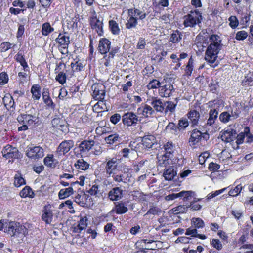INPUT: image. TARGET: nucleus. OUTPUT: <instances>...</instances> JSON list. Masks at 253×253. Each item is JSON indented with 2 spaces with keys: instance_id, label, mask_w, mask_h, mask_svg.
I'll return each mask as SVG.
<instances>
[{
  "instance_id": "nucleus-1",
  "label": "nucleus",
  "mask_w": 253,
  "mask_h": 253,
  "mask_svg": "<svg viewBox=\"0 0 253 253\" xmlns=\"http://www.w3.org/2000/svg\"><path fill=\"white\" fill-rule=\"evenodd\" d=\"M209 43L205 52V59L211 66H216L218 54L222 47L221 40L217 35H212L209 37Z\"/></svg>"
},
{
  "instance_id": "nucleus-2",
  "label": "nucleus",
  "mask_w": 253,
  "mask_h": 253,
  "mask_svg": "<svg viewBox=\"0 0 253 253\" xmlns=\"http://www.w3.org/2000/svg\"><path fill=\"white\" fill-rule=\"evenodd\" d=\"M0 231H3L11 236L20 237L27 234V229L25 226L7 219L0 221Z\"/></svg>"
},
{
  "instance_id": "nucleus-3",
  "label": "nucleus",
  "mask_w": 253,
  "mask_h": 253,
  "mask_svg": "<svg viewBox=\"0 0 253 253\" xmlns=\"http://www.w3.org/2000/svg\"><path fill=\"white\" fill-rule=\"evenodd\" d=\"M209 106L211 108L209 112V118L207 121L206 126H211L217 120L218 110L220 107L223 106L222 101L220 100H214L209 102Z\"/></svg>"
},
{
  "instance_id": "nucleus-4",
  "label": "nucleus",
  "mask_w": 253,
  "mask_h": 253,
  "mask_svg": "<svg viewBox=\"0 0 253 253\" xmlns=\"http://www.w3.org/2000/svg\"><path fill=\"white\" fill-rule=\"evenodd\" d=\"M183 24L186 27H194L201 23L202 16L201 13L197 10L191 11L183 17Z\"/></svg>"
},
{
  "instance_id": "nucleus-5",
  "label": "nucleus",
  "mask_w": 253,
  "mask_h": 253,
  "mask_svg": "<svg viewBox=\"0 0 253 253\" xmlns=\"http://www.w3.org/2000/svg\"><path fill=\"white\" fill-rule=\"evenodd\" d=\"M26 155L31 159L37 160L44 156V150L40 146L31 145L27 148Z\"/></svg>"
},
{
  "instance_id": "nucleus-6",
  "label": "nucleus",
  "mask_w": 253,
  "mask_h": 253,
  "mask_svg": "<svg viewBox=\"0 0 253 253\" xmlns=\"http://www.w3.org/2000/svg\"><path fill=\"white\" fill-rule=\"evenodd\" d=\"M139 119L138 116L132 112L125 113L122 116V122L125 125L127 126H135Z\"/></svg>"
},
{
  "instance_id": "nucleus-7",
  "label": "nucleus",
  "mask_w": 253,
  "mask_h": 253,
  "mask_svg": "<svg viewBox=\"0 0 253 253\" xmlns=\"http://www.w3.org/2000/svg\"><path fill=\"white\" fill-rule=\"evenodd\" d=\"M130 174L128 172V169H124L121 173H117L112 175L113 180L116 182H123L127 183L130 182Z\"/></svg>"
},
{
  "instance_id": "nucleus-8",
  "label": "nucleus",
  "mask_w": 253,
  "mask_h": 253,
  "mask_svg": "<svg viewBox=\"0 0 253 253\" xmlns=\"http://www.w3.org/2000/svg\"><path fill=\"white\" fill-rule=\"evenodd\" d=\"M118 163L116 158H112L106 162L105 169L106 174L108 175L107 177H112V175L116 174L115 171L118 167Z\"/></svg>"
},
{
  "instance_id": "nucleus-9",
  "label": "nucleus",
  "mask_w": 253,
  "mask_h": 253,
  "mask_svg": "<svg viewBox=\"0 0 253 253\" xmlns=\"http://www.w3.org/2000/svg\"><path fill=\"white\" fill-rule=\"evenodd\" d=\"M92 96L96 100H103L105 96V86L101 84H93L92 86Z\"/></svg>"
},
{
  "instance_id": "nucleus-10",
  "label": "nucleus",
  "mask_w": 253,
  "mask_h": 253,
  "mask_svg": "<svg viewBox=\"0 0 253 253\" xmlns=\"http://www.w3.org/2000/svg\"><path fill=\"white\" fill-rule=\"evenodd\" d=\"M2 154L6 159L16 158L18 157V151L15 147L7 145L2 150Z\"/></svg>"
},
{
  "instance_id": "nucleus-11",
  "label": "nucleus",
  "mask_w": 253,
  "mask_h": 253,
  "mask_svg": "<svg viewBox=\"0 0 253 253\" xmlns=\"http://www.w3.org/2000/svg\"><path fill=\"white\" fill-rule=\"evenodd\" d=\"M154 113L155 111L153 108L147 104H142L137 110V114L141 116L142 117H150Z\"/></svg>"
},
{
  "instance_id": "nucleus-12",
  "label": "nucleus",
  "mask_w": 253,
  "mask_h": 253,
  "mask_svg": "<svg viewBox=\"0 0 253 253\" xmlns=\"http://www.w3.org/2000/svg\"><path fill=\"white\" fill-rule=\"evenodd\" d=\"M208 137V134L206 133H202L198 130L194 129L191 132L189 142H192L193 144H195L199 142L202 138L207 139Z\"/></svg>"
},
{
  "instance_id": "nucleus-13",
  "label": "nucleus",
  "mask_w": 253,
  "mask_h": 253,
  "mask_svg": "<svg viewBox=\"0 0 253 253\" xmlns=\"http://www.w3.org/2000/svg\"><path fill=\"white\" fill-rule=\"evenodd\" d=\"M147 102L153 107L157 112H163L165 110L166 104L160 99L156 97H153Z\"/></svg>"
},
{
  "instance_id": "nucleus-14",
  "label": "nucleus",
  "mask_w": 253,
  "mask_h": 253,
  "mask_svg": "<svg viewBox=\"0 0 253 253\" xmlns=\"http://www.w3.org/2000/svg\"><path fill=\"white\" fill-rule=\"evenodd\" d=\"M51 123L54 128L62 132L65 133L68 131L66 123L63 119L55 118L52 120Z\"/></svg>"
},
{
  "instance_id": "nucleus-15",
  "label": "nucleus",
  "mask_w": 253,
  "mask_h": 253,
  "mask_svg": "<svg viewBox=\"0 0 253 253\" xmlns=\"http://www.w3.org/2000/svg\"><path fill=\"white\" fill-rule=\"evenodd\" d=\"M111 48V42L106 38H101L99 42L98 50L102 54H107Z\"/></svg>"
},
{
  "instance_id": "nucleus-16",
  "label": "nucleus",
  "mask_w": 253,
  "mask_h": 253,
  "mask_svg": "<svg viewBox=\"0 0 253 253\" xmlns=\"http://www.w3.org/2000/svg\"><path fill=\"white\" fill-rule=\"evenodd\" d=\"M236 137V131L231 128H227L222 134L221 138L225 142L233 141Z\"/></svg>"
},
{
  "instance_id": "nucleus-17",
  "label": "nucleus",
  "mask_w": 253,
  "mask_h": 253,
  "mask_svg": "<svg viewBox=\"0 0 253 253\" xmlns=\"http://www.w3.org/2000/svg\"><path fill=\"white\" fill-rule=\"evenodd\" d=\"M174 90L173 86L171 84H167L160 87L159 90L160 95L163 97H168Z\"/></svg>"
},
{
  "instance_id": "nucleus-18",
  "label": "nucleus",
  "mask_w": 253,
  "mask_h": 253,
  "mask_svg": "<svg viewBox=\"0 0 253 253\" xmlns=\"http://www.w3.org/2000/svg\"><path fill=\"white\" fill-rule=\"evenodd\" d=\"M123 196V190L120 187H115L108 193V198L111 201H117Z\"/></svg>"
},
{
  "instance_id": "nucleus-19",
  "label": "nucleus",
  "mask_w": 253,
  "mask_h": 253,
  "mask_svg": "<svg viewBox=\"0 0 253 253\" xmlns=\"http://www.w3.org/2000/svg\"><path fill=\"white\" fill-rule=\"evenodd\" d=\"M74 143L73 140H65L62 142L58 147V151L63 154L68 152L74 146Z\"/></svg>"
},
{
  "instance_id": "nucleus-20",
  "label": "nucleus",
  "mask_w": 253,
  "mask_h": 253,
  "mask_svg": "<svg viewBox=\"0 0 253 253\" xmlns=\"http://www.w3.org/2000/svg\"><path fill=\"white\" fill-rule=\"evenodd\" d=\"M17 120L19 122H21L23 124L31 125L37 120V117L30 114H22L18 116Z\"/></svg>"
},
{
  "instance_id": "nucleus-21",
  "label": "nucleus",
  "mask_w": 253,
  "mask_h": 253,
  "mask_svg": "<svg viewBox=\"0 0 253 253\" xmlns=\"http://www.w3.org/2000/svg\"><path fill=\"white\" fill-rule=\"evenodd\" d=\"M95 142L93 140H84L82 141L79 146V149L81 154H84L88 152L93 146H94Z\"/></svg>"
},
{
  "instance_id": "nucleus-22",
  "label": "nucleus",
  "mask_w": 253,
  "mask_h": 253,
  "mask_svg": "<svg viewBox=\"0 0 253 253\" xmlns=\"http://www.w3.org/2000/svg\"><path fill=\"white\" fill-rule=\"evenodd\" d=\"M92 28L98 34L101 36L103 34V22L102 20L97 19L96 17L93 18L91 21Z\"/></svg>"
},
{
  "instance_id": "nucleus-23",
  "label": "nucleus",
  "mask_w": 253,
  "mask_h": 253,
  "mask_svg": "<svg viewBox=\"0 0 253 253\" xmlns=\"http://www.w3.org/2000/svg\"><path fill=\"white\" fill-rule=\"evenodd\" d=\"M89 198V196L88 194L84 192L81 191L75 196L74 201L80 206L83 207L86 204Z\"/></svg>"
},
{
  "instance_id": "nucleus-24",
  "label": "nucleus",
  "mask_w": 253,
  "mask_h": 253,
  "mask_svg": "<svg viewBox=\"0 0 253 253\" xmlns=\"http://www.w3.org/2000/svg\"><path fill=\"white\" fill-rule=\"evenodd\" d=\"M172 157H168L167 155H163L157 157L158 166L160 167H169Z\"/></svg>"
},
{
  "instance_id": "nucleus-25",
  "label": "nucleus",
  "mask_w": 253,
  "mask_h": 253,
  "mask_svg": "<svg viewBox=\"0 0 253 253\" xmlns=\"http://www.w3.org/2000/svg\"><path fill=\"white\" fill-rule=\"evenodd\" d=\"M104 140L106 143L110 145L118 144L121 142L122 138L118 134L115 133L105 137Z\"/></svg>"
},
{
  "instance_id": "nucleus-26",
  "label": "nucleus",
  "mask_w": 253,
  "mask_h": 253,
  "mask_svg": "<svg viewBox=\"0 0 253 253\" xmlns=\"http://www.w3.org/2000/svg\"><path fill=\"white\" fill-rule=\"evenodd\" d=\"M142 142L144 147L151 148L156 143L157 141L154 136L149 135L143 137Z\"/></svg>"
},
{
  "instance_id": "nucleus-27",
  "label": "nucleus",
  "mask_w": 253,
  "mask_h": 253,
  "mask_svg": "<svg viewBox=\"0 0 253 253\" xmlns=\"http://www.w3.org/2000/svg\"><path fill=\"white\" fill-rule=\"evenodd\" d=\"M187 116L193 126L198 125L200 118V114L198 111L195 110H191L188 113Z\"/></svg>"
},
{
  "instance_id": "nucleus-28",
  "label": "nucleus",
  "mask_w": 253,
  "mask_h": 253,
  "mask_svg": "<svg viewBox=\"0 0 253 253\" xmlns=\"http://www.w3.org/2000/svg\"><path fill=\"white\" fill-rule=\"evenodd\" d=\"M237 117V115L236 114L234 115L232 111L231 112V113L225 111L220 114L219 119L221 122L223 123H227Z\"/></svg>"
},
{
  "instance_id": "nucleus-29",
  "label": "nucleus",
  "mask_w": 253,
  "mask_h": 253,
  "mask_svg": "<svg viewBox=\"0 0 253 253\" xmlns=\"http://www.w3.org/2000/svg\"><path fill=\"white\" fill-rule=\"evenodd\" d=\"M176 171L173 169V166H169L165 170L163 173V176L166 180H172L176 175Z\"/></svg>"
},
{
  "instance_id": "nucleus-30",
  "label": "nucleus",
  "mask_w": 253,
  "mask_h": 253,
  "mask_svg": "<svg viewBox=\"0 0 253 253\" xmlns=\"http://www.w3.org/2000/svg\"><path fill=\"white\" fill-rule=\"evenodd\" d=\"M56 41L59 46H68L70 43L69 37L64 34H59Z\"/></svg>"
},
{
  "instance_id": "nucleus-31",
  "label": "nucleus",
  "mask_w": 253,
  "mask_h": 253,
  "mask_svg": "<svg viewBox=\"0 0 253 253\" xmlns=\"http://www.w3.org/2000/svg\"><path fill=\"white\" fill-rule=\"evenodd\" d=\"M42 219L46 222V224H50L52 221L53 214L52 211L49 209H45L43 211V213L42 216Z\"/></svg>"
},
{
  "instance_id": "nucleus-32",
  "label": "nucleus",
  "mask_w": 253,
  "mask_h": 253,
  "mask_svg": "<svg viewBox=\"0 0 253 253\" xmlns=\"http://www.w3.org/2000/svg\"><path fill=\"white\" fill-rule=\"evenodd\" d=\"M194 59L191 57L188 61V63L184 69V75L186 77H190L191 76L192 72L194 69Z\"/></svg>"
},
{
  "instance_id": "nucleus-33",
  "label": "nucleus",
  "mask_w": 253,
  "mask_h": 253,
  "mask_svg": "<svg viewBox=\"0 0 253 253\" xmlns=\"http://www.w3.org/2000/svg\"><path fill=\"white\" fill-rule=\"evenodd\" d=\"M128 13H131L134 17H136L139 20H142L146 17V14L144 11L140 10L137 8H134V9L128 10Z\"/></svg>"
},
{
  "instance_id": "nucleus-34",
  "label": "nucleus",
  "mask_w": 253,
  "mask_h": 253,
  "mask_svg": "<svg viewBox=\"0 0 253 253\" xmlns=\"http://www.w3.org/2000/svg\"><path fill=\"white\" fill-rule=\"evenodd\" d=\"M31 93L32 94V98L34 100H39L41 94V88L38 84H34L31 88Z\"/></svg>"
},
{
  "instance_id": "nucleus-35",
  "label": "nucleus",
  "mask_w": 253,
  "mask_h": 253,
  "mask_svg": "<svg viewBox=\"0 0 253 253\" xmlns=\"http://www.w3.org/2000/svg\"><path fill=\"white\" fill-rule=\"evenodd\" d=\"M75 167L79 170H85L89 167V164L83 159L78 160L74 165Z\"/></svg>"
},
{
  "instance_id": "nucleus-36",
  "label": "nucleus",
  "mask_w": 253,
  "mask_h": 253,
  "mask_svg": "<svg viewBox=\"0 0 253 253\" xmlns=\"http://www.w3.org/2000/svg\"><path fill=\"white\" fill-rule=\"evenodd\" d=\"M138 24L137 18L133 15H129V18L126 23V27L127 29H131L136 27Z\"/></svg>"
},
{
  "instance_id": "nucleus-37",
  "label": "nucleus",
  "mask_w": 253,
  "mask_h": 253,
  "mask_svg": "<svg viewBox=\"0 0 253 253\" xmlns=\"http://www.w3.org/2000/svg\"><path fill=\"white\" fill-rule=\"evenodd\" d=\"M57 161L54 159L53 155L48 154L44 159V164L48 167L54 168L55 167Z\"/></svg>"
},
{
  "instance_id": "nucleus-38",
  "label": "nucleus",
  "mask_w": 253,
  "mask_h": 253,
  "mask_svg": "<svg viewBox=\"0 0 253 253\" xmlns=\"http://www.w3.org/2000/svg\"><path fill=\"white\" fill-rule=\"evenodd\" d=\"M115 210L117 214H122L128 211V209L124 203L118 202L116 204Z\"/></svg>"
},
{
  "instance_id": "nucleus-39",
  "label": "nucleus",
  "mask_w": 253,
  "mask_h": 253,
  "mask_svg": "<svg viewBox=\"0 0 253 253\" xmlns=\"http://www.w3.org/2000/svg\"><path fill=\"white\" fill-rule=\"evenodd\" d=\"M183 37V34L178 30L175 31L170 36L169 41L173 43L180 42Z\"/></svg>"
},
{
  "instance_id": "nucleus-40",
  "label": "nucleus",
  "mask_w": 253,
  "mask_h": 253,
  "mask_svg": "<svg viewBox=\"0 0 253 253\" xmlns=\"http://www.w3.org/2000/svg\"><path fill=\"white\" fill-rule=\"evenodd\" d=\"M109 26L110 31L114 35H119L120 33V29L119 27L118 24L114 20H111L109 21Z\"/></svg>"
},
{
  "instance_id": "nucleus-41",
  "label": "nucleus",
  "mask_w": 253,
  "mask_h": 253,
  "mask_svg": "<svg viewBox=\"0 0 253 253\" xmlns=\"http://www.w3.org/2000/svg\"><path fill=\"white\" fill-rule=\"evenodd\" d=\"M73 193L72 187H69L67 188L62 189L60 190L58 196L60 199H64L69 197Z\"/></svg>"
},
{
  "instance_id": "nucleus-42",
  "label": "nucleus",
  "mask_w": 253,
  "mask_h": 253,
  "mask_svg": "<svg viewBox=\"0 0 253 253\" xmlns=\"http://www.w3.org/2000/svg\"><path fill=\"white\" fill-rule=\"evenodd\" d=\"M166 130L168 132L175 135H178L180 131L178 127L173 123H169L166 127Z\"/></svg>"
},
{
  "instance_id": "nucleus-43",
  "label": "nucleus",
  "mask_w": 253,
  "mask_h": 253,
  "mask_svg": "<svg viewBox=\"0 0 253 253\" xmlns=\"http://www.w3.org/2000/svg\"><path fill=\"white\" fill-rule=\"evenodd\" d=\"M164 149L165 151L164 155H167L168 157L173 156L174 147L172 142H168L164 145Z\"/></svg>"
},
{
  "instance_id": "nucleus-44",
  "label": "nucleus",
  "mask_w": 253,
  "mask_h": 253,
  "mask_svg": "<svg viewBox=\"0 0 253 253\" xmlns=\"http://www.w3.org/2000/svg\"><path fill=\"white\" fill-rule=\"evenodd\" d=\"M34 192L32 189L29 186H25L20 192V195L21 197H33Z\"/></svg>"
},
{
  "instance_id": "nucleus-45",
  "label": "nucleus",
  "mask_w": 253,
  "mask_h": 253,
  "mask_svg": "<svg viewBox=\"0 0 253 253\" xmlns=\"http://www.w3.org/2000/svg\"><path fill=\"white\" fill-rule=\"evenodd\" d=\"M54 31V28L48 22L44 23L42 25V34L43 36H47Z\"/></svg>"
},
{
  "instance_id": "nucleus-46",
  "label": "nucleus",
  "mask_w": 253,
  "mask_h": 253,
  "mask_svg": "<svg viewBox=\"0 0 253 253\" xmlns=\"http://www.w3.org/2000/svg\"><path fill=\"white\" fill-rule=\"evenodd\" d=\"M191 224L196 229L202 228L205 225L204 221L200 218L193 217L191 219Z\"/></svg>"
},
{
  "instance_id": "nucleus-47",
  "label": "nucleus",
  "mask_w": 253,
  "mask_h": 253,
  "mask_svg": "<svg viewBox=\"0 0 253 253\" xmlns=\"http://www.w3.org/2000/svg\"><path fill=\"white\" fill-rule=\"evenodd\" d=\"M99 186L94 184L87 191V192L91 196L99 197L101 195L102 192L99 189Z\"/></svg>"
},
{
  "instance_id": "nucleus-48",
  "label": "nucleus",
  "mask_w": 253,
  "mask_h": 253,
  "mask_svg": "<svg viewBox=\"0 0 253 253\" xmlns=\"http://www.w3.org/2000/svg\"><path fill=\"white\" fill-rule=\"evenodd\" d=\"M242 83L245 86H253V74L252 73L247 74Z\"/></svg>"
},
{
  "instance_id": "nucleus-49",
  "label": "nucleus",
  "mask_w": 253,
  "mask_h": 253,
  "mask_svg": "<svg viewBox=\"0 0 253 253\" xmlns=\"http://www.w3.org/2000/svg\"><path fill=\"white\" fill-rule=\"evenodd\" d=\"M194 192L191 191H182L179 193H176L177 198L183 197L184 201L188 200L194 194Z\"/></svg>"
},
{
  "instance_id": "nucleus-50",
  "label": "nucleus",
  "mask_w": 253,
  "mask_h": 253,
  "mask_svg": "<svg viewBox=\"0 0 253 253\" xmlns=\"http://www.w3.org/2000/svg\"><path fill=\"white\" fill-rule=\"evenodd\" d=\"M71 66L74 72H79L84 70V65L82 62L79 60L75 63H71Z\"/></svg>"
},
{
  "instance_id": "nucleus-51",
  "label": "nucleus",
  "mask_w": 253,
  "mask_h": 253,
  "mask_svg": "<svg viewBox=\"0 0 253 253\" xmlns=\"http://www.w3.org/2000/svg\"><path fill=\"white\" fill-rule=\"evenodd\" d=\"M164 103L166 104L165 110L164 111L165 113H167L169 111L172 113L175 111L176 104L172 101H167L164 102Z\"/></svg>"
},
{
  "instance_id": "nucleus-52",
  "label": "nucleus",
  "mask_w": 253,
  "mask_h": 253,
  "mask_svg": "<svg viewBox=\"0 0 253 253\" xmlns=\"http://www.w3.org/2000/svg\"><path fill=\"white\" fill-rule=\"evenodd\" d=\"M25 184V181L24 179L21 177L19 174H17L14 176V185L15 187H19L22 185Z\"/></svg>"
},
{
  "instance_id": "nucleus-53",
  "label": "nucleus",
  "mask_w": 253,
  "mask_h": 253,
  "mask_svg": "<svg viewBox=\"0 0 253 253\" xmlns=\"http://www.w3.org/2000/svg\"><path fill=\"white\" fill-rule=\"evenodd\" d=\"M15 59L17 62H19L20 63V65L23 67L24 70H25L26 68L28 67L27 62H26L23 55H22L21 54H17L15 56Z\"/></svg>"
},
{
  "instance_id": "nucleus-54",
  "label": "nucleus",
  "mask_w": 253,
  "mask_h": 253,
  "mask_svg": "<svg viewBox=\"0 0 253 253\" xmlns=\"http://www.w3.org/2000/svg\"><path fill=\"white\" fill-rule=\"evenodd\" d=\"M189 207L185 206L184 205H180L174 208L173 212L175 214H178L180 213H183L186 212L187 211Z\"/></svg>"
},
{
  "instance_id": "nucleus-55",
  "label": "nucleus",
  "mask_w": 253,
  "mask_h": 253,
  "mask_svg": "<svg viewBox=\"0 0 253 253\" xmlns=\"http://www.w3.org/2000/svg\"><path fill=\"white\" fill-rule=\"evenodd\" d=\"M43 102L46 104L47 108H50L54 110L55 107V104L53 102L51 97L49 96L46 97L44 99H42Z\"/></svg>"
},
{
  "instance_id": "nucleus-56",
  "label": "nucleus",
  "mask_w": 253,
  "mask_h": 253,
  "mask_svg": "<svg viewBox=\"0 0 253 253\" xmlns=\"http://www.w3.org/2000/svg\"><path fill=\"white\" fill-rule=\"evenodd\" d=\"M55 79L61 84H63L66 81V75L63 72H60L56 77Z\"/></svg>"
},
{
  "instance_id": "nucleus-57",
  "label": "nucleus",
  "mask_w": 253,
  "mask_h": 253,
  "mask_svg": "<svg viewBox=\"0 0 253 253\" xmlns=\"http://www.w3.org/2000/svg\"><path fill=\"white\" fill-rule=\"evenodd\" d=\"M161 83L157 80L154 79L150 82L147 85V87L149 89L160 88Z\"/></svg>"
},
{
  "instance_id": "nucleus-58",
  "label": "nucleus",
  "mask_w": 253,
  "mask_h": 253,
  "mask_svg": "<svg viewBox=\"0 0 253 253\" xmlns=\"http://www.w3.org/2000/svg\"><path fill=\"white\" fill-rule=\"evenodd\" d=\"M189 125L188 121L186 119L182 118L178 121V127L179 130H183Z\"/></svg>"
},
{
  "instance_id": "nucleus-59",
  "label": "nucleus",
  "mask_w": 253,
  "mask_h": 253,
  "mask_svg": "<svg viewBox=\"0 0 253 253\" xmlns=\"http://www.w3.org/2000/svg\"><path fill=\"white\" fill-rule=\"evenodd\" d=\"M242 189V186L241 185L239 184L236 187L229 192V195L230 196H237L241 191Z\"/></svg>"
},
{
  "instance_id": "nucleus-60",
  "label": "nucleus",
  "mask_w": 253,
  "mask_h": 253,
  "mask_svg": "<svg viewBox=\"0 0 253 253\" xmlns=\"http://www.w3.org/2000/svg\"><path fill=\"white\" fill-rule=\"evenodd\" d=\"M229 21V25L232 28H236L238 24V20L235 16H231L228 19Z\"/></svg>"
},
{
  "instance_id": "nucleus-61",
  "label": "nucleus",
  "mask_w": 253,
  "mask_h": 253,
  "mask_svg": "<svg viewBox=\"0 0 253 253\" xmlns=\"http://www.w3.org/2000/svg\"><path fill=\"white\" fill-rule=\"evenodd\" d=\"M87 221L88 219L86 216L80 218L78 224L81 229H84V230L86 229L87 225Z\"/></svg>"
},
{
  "instance_id": "nucleus-62",
  "label": "nucleus",
  "mask_w": 253,
  "mask_h": 253,
  "mask_svg": "<svg viewBox=\"0 0 253 253\" xmlns=\"http://www.w3.org/2000/svg\"><path fill=\"white\" fill-rule=\"evenodd\" d=\"M12 44L8 42H4L0 45V51L1 52H5L12 47Z\"/></svg>"
},
{
  "instance_id": "nucleus-63",
  "label": "nucleus",
  "mask_w": 253,
  "mask_h": 253,
  "mask_svg": "<svg viewBox=\"0 0 253 253\" xmlns=\"http://www.w3.org/2000/svg\"><path fill=\"white\" fill-rule=\"evenodd\" d=\"M119 48L118 47H112L110 51L108 52V54H107L104 56V58H106L108 56V58L113 59L115 55L119 51Z\"/></svg>"
},
{
  "instance_id": "nucleus-64",
  "label": "nucleus",
  "mask_w": 253,
  "mask_h": 253,
  "mask_svg": "<svg viewBox=\"0 0 253 253\" xmlns=\"http://www.w3.org/2000/svg\"><path fill=\"white\" fill-rule=\"evenodd\" d=\"M248 36V33L245 31L238 32L236 35V39L237 40H244Z\"/></svg>"
}]
</instances>
